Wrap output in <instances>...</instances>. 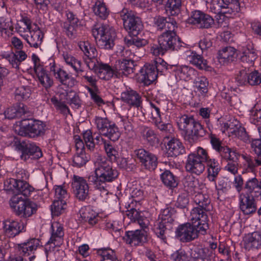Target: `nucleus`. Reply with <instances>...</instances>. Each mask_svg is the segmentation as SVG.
I'll return each mask as SVG.
<instances>
[{
	"label": "nucleus",
	"instance_id": "nucleus-27",
	"mask_svg": "<svg viewBox=\"0 0 261 261\" xmlns=\"http://www.w3.org/2000/svg\"><path fill=\"white\" fill-rule=\"evenodd\" d=\"M243 241L246 249H258L261 246V233L255 231L248 233L244 237Z\"/></svg>",
	"mask_w": 261,
	"mask_h": 261
},
{
	"label": "nucleus",
	"instance_id": "nucleus-17",
	"mask_svg": "<svg viewBox=\"0 0 261 261\" xmlns=\"http://www.w3.org/2000/svg\"><path fill=\"white\" fill-rule=\"evenodd\" d=\"M206 131L202 125L196 120L183 136L186 141L192 144L196 142L200 138L203 137Z\"/></svg>",
	"mask_w": 261,
	"mask_h": 261
},
{
	"label": "nucleus",
	"instance_id": "nucleus-20",
	"mask_svg": "<svg viewBox=\"0 0 261 261\" xmlns=\"http://www.w3.org/2000/svg\"><path fill=\"white\" fill-rule=\"evenodd\" d=\"M94 71L99 79L108 81L114 76L116 77V73L115 69L114 67L112 68L109 64L103 63L97 61V63H95V66L93 69H89Z\"/></svg>",
	"mask_w": 261,
	"mask_h": 261
},
{
	"label": "nucleus",
	"instance_id": "nucleus-4",
	"mask_svg": "<svg viewBox=\"0 0 261 261\" xmlns=\"http://www.w3.org/2000/svg\"><path fill=\"white\" fill-rule=\"evenodd\" d=\"M174 210L171 207L164 209L154 224V232L162 243H167L166 231L173 228Z\"/></svg>",
	"mask_w": 261,
	"mask_h": 261
},
{
	"label": "nucleus",
	"instance_id": "nucleus-3",
	"mask_svg": "<svg viewBox=\"0 0 261 261\" xmlns=\"http://www.w3.org/2000/svg\"><path fill=\"white\" fill-rule=\"evenodd\" d=\"M168 30L163 33L158 38V43L161 44L162 47L166 50H176L181 53L186 49V44L181 42L177 36L175 30L177 27L169 24Z\"/></svg>",
	"mask_w": 261,
	"mask_h": 261
},
{
	"label": "nucleus",
	"instance_id": "nucleus-39",
	"mask_svg": "<svg viewBox=\"0 0 261 261\" xmlns=\"http://www.w3.org/2000/svg\"><path fill=\"white\" fill-rule=\"evenodd\" d=\"M195 120L193 116L186 114L181 115L176 118L177 126L178 128L182 132L183 135Z\"/></svg>",
	"mask_w": 261,
	"mask_h": 261
},
{
	"label": "nucleus",
	"instance_id": "nucleus-26",
	"mask_svg": "<svg viewBox=\"0 0 261 261\" xmlns=\"http://www.w3.org/2000/svg\"><path fill=\"white\" fill-rule=\"evenodd\" d=\"M22 225L18 221L8 220L4 222V232L9 238H13L19 234L23 230Z\"/></svg>",
	"mask_w": 261,
	"mask_h": 261
},
{
	"label": "nucleus",
	"instance_id": "nucleus-45",
	"mask_svg": "<svg viewBox=\"0 0 261 261\" xmlns=\"http://www.w3.org/2000/svg\"><path fill=\"white\" fill-rule=\"evenodd\" d=\"M66 205L65 200L54 199L50 207L52 217L62 215L64 212Z\"/></svg>",
	"mask_w": 261,
	"mask_h": 261
},
{
	"label": "nucleus",
	"instance_id": "nucleus-35",
	"mask_svg": "<svg viewBox=\"0 0 261 261\" xmlns=\"http://www.w3.org/2000/svg\"><path fill=\"white\" fill-rule=\"evenodd\" d=\"M41 156L42 152L40 149L34 144H27L22 149L21 158L24 160H26L29 158H31V159H39Z\"/></svg>",
	"mask_w": 261,
	"mask_h": 261
},
{
	"label": "nucleus",
	"instance_id": "nucleus-29",
	"mask_svg": "<svg viewBox=\"0 0 261 261\" xmlns=\"http://www.w3.org/2000/svg\"><path fill=\"white\" fill-rule=\"evenodd\" d=\"M239 154L234 150L227 153L225 158H221L222 161L228 162L227 164L225 166V170L235 175L238 173V160Z\"/></svg>",
	"mask_w": 261,
	"mask_h": 261
},
{
	"label": "nucleus",
	"instance_id": "nucleus-52",
	"mask_svg": "<svg viewBox=\"0 0 261 261\" xmlns=\"http://www.w3.org/2000/svg\"><path fill=\"white\" fill-rule=\"evenodd\" d=\"M153 64L155 67V72L158 75L166 74L168 70L172 68L171 66L168 65L167 63L160 58L156 59Z\"/></svg>",
	"mask_w": 261,
	"mask_h": 261
},
{
	"label": "nucleus",
	"instance_id": "nucleus-34",
	"mask_svg": "<svg viewBox=\"0 0 261 261\" xmlns=\"http://www.w3.org/2000/svg\"><path fill=\"white\" fill-rule=\"evenodd\" d=\"M163 184L170 189H173L178 186L179 179L170 170L164 171L160 175Z\"/></svg>",
	"mask_w": 261,
	"mask_h": 261
},
{
	"label": "nucleus",
	"instance_id": "nucleus-41",
	"mask_svg": "<svg viewBox=\"0 0 261 261\" xmlns=\"http://www.w3.org/2000/svg\"><path fill=\"white\" fill-rule=\"evenodd\" d=\"M165 8L171 16H178L181 11L182 0H167Z\"/></svg>",
	"mask_w": 261,
	"mask_h": 261
},
{
	"label": "nucleus",
	"instance_id": "nucleus-62",
	"mask_svg": "<svg viewBox=\"0 0 261 261\" xmlns=\"http://www.w3.org/2000/svg\"><path fill=\"white\" fill-rule=\"evenodd\" d=\"M104 149L108 157L112 161L116 160L118 152L114 145L109 141L104 142Z\"/></svg>",
	"mask_w": 261,
	"mask_h": 261
},
{
	"label": "nucleus",
	"instance_id": "nucleus-24",
	"mask_svg": "<svg viewBox=\"0 0 261 261\" xmlns=\"http://www.w3.org/2000/svg\"><path fill=\"white\" fill-rule=\"evenodd\" d=\"M204 163L197 158L188 155L185 165L186 170L191 173L199 175L205 170Z\"/></svg>",
	"mask_w": 261,
	"mask_h": 261
},
{
	"label": "nucleus",
	"instance_id": "nucleus-32",
	"mask_svg": "<svg viewBox=\"0 0 261 261\" xmlns=\"http://www.w3.org/2000/svg\"><path fill=\"white\" fill-rule=\"evenodd\" d=\"M236 57V50L234 48L231 46L223 48L218 54L219 61L223 64L233 62Z\"/></svg>",
	"mask_w": 261,
	"mask_h": 261
},
{
	"label": "nucleus",
	"instance_id": "nucleus-11",
	"mask_svg": "<svg viewBox=\"0 0 261 261\" xmlns=\"http://www.w3.org/2000/svg\"><path fill=\"white\" fill-rule=\"evenodd\" d=\"M72 188L73 194L79 200L83 201L89 198V187L84 177L74 175L72 177Z\"/></svg>",
	"mask_w": 261,
	"mask_h": 261
},
{
	"label": "nucleus",
	"instance_id": "nucleus-1",
	"mask_svg": "<svg viewBox=\"0 0 261 261\" xmlns=\"http://www.w3.org/2000/svg\"><path fill=\"white\" fill-rule=\"evenodd\" d=\"M94 170L87 177L88 181L99 191L106 190L107 182H112L118 176L117 170L104 157L98 156L94 162Z\"/></svg>",
	"mask_w": 261,
	"mask_h": 261
},
{
	"label": "nucleus",
	"instance_id": "nucleus-43",
	"mask_svg": "<svg viewBox=\"0 0 261 261\" xmlns=\"http://www.w3.org/2000/svg\"><path fill=\"white\" fill-rule=\"evenodd\" d=\"M94 14L101 19H106L109 14V10L106 4L100 1L96 0L92 7Z\"/></svg>",
	"mask_w": 261,
	"mask_h": 261
},
{
	"label": "nucleus",
	"instance_id": "nucleus-49",
	"mask_svg": "<svg viewBox=\"0 0 261 261\" xmlns=\"http://www.w3.org/2000/svg\"><path fill=\"white\" fill-rule=\"evenodd\" d=\"M249 67H243L236 74L235 82L239 86L248 85Z\"/></svg>",
	"mask_w": 261,
	"mask_h": 261
},
{
	"label": "nucleus",
	"instance_id": "nucleus-16",
	"mask_svg": "<svg viewBox=\"0 0 261 261\" xmlns=\"http://www.w3.org/2000/svg\"><path fill=\"white\" fill-rule=\"evenodd\" d=\"M123 239L126 244L132 246H137L147 242V234L144 229L127 231L125 232Z\"/></svg>",
	"mask_w": 261,
	"mask_h": 261
},
{
	"label": "nucleus",
	"instance_id": "nucleus-53",
	"mask_svg": "<svg viewBox=\"0 0 261 261\" xmlns=\"http://www.w3.org/2000/svg\"><path fill=\"white\" fill-rule=\"evenodd\" d=\"M194 86L202 94H206L208 91V81L204 76L198 77L194 82Z\"/></svg>",
	"mask_w": 261,
	"mask_h": 261
},
{
	"label": "nucleus",
	"instance_id": "nucleus-21",
	"mask_svg": "<svg viewBox=\"0 0 261 261\" xmlns=\"http://www.w3.org/2000/svg\"><path fill=\"white\" fill-rule=\"evenodd\" d=\"M155 71V67L153 63L145 64L140 70V82L145 85H150L157 78L158 73Z\"/></svg>",
	"mask_w": 261,
	"mask_h": 261
},
{
	"label": "nucleus",
	"instance_id": "nucleus-40",
	"mask_svg": "<svg viewBox=\"0 0 261 261\" xmlns=\"http://www.w3.org/2000/svg\"><path fill=\"white\" fill-rule=\"evenodd\" d=\"M27 112V107L22 103L8 108L4 113L6 118L12 119L20 117Z\"/></svg>",
	"mask_w": 261,
	"mask_h": 261
},
{
	"label": "nucleus",
	"instance_id": "nucleus-10",
	"mask_svg": "<svg viewBox=\"0 0 261 261\" xmlns=\"http://www.w3.org/2000/svg\"><path fill=\"white\" fill-rule=\"evenodd\" d=\"M205 210V208L195 207L192 210L190 216L192 223L199 227V231L202 235L205 234L209 228L208 218Z\"/></svg>",
	"mask_w": 261,
	"mask_h": 261
},
{
	"label": "nucleus",
	"instance_id": "nucleus-31",
	"mask_svg": "<svg viewBox=\"0 0 261 261\" xmlns=\"http://www.w3.org/2000/svg\"><path fill=\"white\" fill-rule=\"evenodd\" d=\"M167 153L171 156H177L185 152V147L179 139L172 138L167 143Z\"/></svg>",
	"mask_w": 261,
	"mask_h": 261
},
{
	"label": "nucleus",
	"instance_id": "nucleus-18",
	"mask_svg": "<svg viewBox=\"0 0 261 261\" xmlns=\"http://www.w3.org/2000/svg\"><path fill=\"white\" fill-rule=\"evenodd\" d=\"M239 207L245 215L255 213L257 211V203L254 196L241 193L239 195Z\"/></svg>",
	"mask_w": 261,
	"mask_h": 261
},
{
	"label": "nucleus",
	"instance_id": "nucleus-13",
	"mask_svg": "<svg viewBox=\"0 0 261 261\" xmlns=\"http://www.w3.org/2000/svg\"><path fill=\"white\" fill-rule=\"evenodd\" d=\"M135 153L142 167L148 170L156 168L158 162L155 154L143 148L135 150Z\"/></svg>",
	"mask_w": 261,
	"mask_h": 261
},
{
	"label": "nucleus",
	"instance_id": "nucleus-6",
	"mask_svg": "<svg viewBox=\"0 0 261 261\" xmlns=\"http://www.w3.org/2000/svg\"><path fill=\"white\" fill-rule=\"evenodd\" d=\"M10 205L16 215L24 218L31 216L37 211L35 203L19 195H14L11 198Z\"/></svg>",
	"mask_w": 261,
	"mask_h": 261
},
{
	"label": "nucleus",
	"instance_id": "nucleus-2",
	"mask_svg": "<svg viewBox=\"0 0 261 261\" xmlns=\"http://www.w3.org/2000/svg\"><path fill=\"white\" fill-rule=\"evenodd\" d=\"M45 125L40 121L24 119L17 122L14 129L18 135L35 138L45 133Z\"/></svg>",
	"mask_w": 261,
	"mask_h": 261
},
{
	"label": "nucleus",
	"instance_id": "nucleus-12",
	"mask_svg": "<svg viewBox=\"0 0 261 261\" xmlns=\"http://www.w3.org/2000/svg\"><path fill=\"white\" fill-rule=\"evenodd\" d=\"M187 21L199 29H209L214 24V19L212 16L199 10L192 11Z\"/></svg>",
	"mask_w": 261,
	"mask_h": 261
},
{
	"label": "nucleus",
	"instance_id": "nucleus-30",
	"mask_svg": "<svg viewBox=\"0 0 261 261\" xmlns=\"http://www.w3.org/2000/svg\"><path fill=\"white\" fill-rule=\"evenodd\" d=\"M126 215L132 221L137 223L142 228V229L144 230L145 228L148 227L149 224L148 219L143 216L142 213L138 212L135 208H131L130 210L127 211Z\"/></svg>",
	"mask_w": 261,
	"mask_h": 261
},
{
	"label": "nucleus",
	"instance_id": "nucleus-51",
	"mask_svg": "<svg viewBox=\"0 0 261 261\" xmlns=\"http://www.w3.org/2000/svg\"><path fill=\"white\" fill-rule=\"evenodd\" d=\"M35 72L41 84L47 89L49 85V75L43 66L35 67Z\"/></svg>",
	"mask_w": 261,
	"mask_h": 261
},
{
	"label": "nucleus",
	"instance_id": "nucleus-23",
	"mask_svg": "<svg viewBox=\"0 0 261 261\" xmlns=\"http://www.w3.org/2000/svg\"><path fill=\"white\" fill-rule=\"evenodd\" d=\"M185 49V51H182L181 53L185 54L188 60L190 63L200 69L206 70L208 68L207 62L203 59V57L195 51H191L187 45Z\"/></svg>",
	"mask_w": 261,
	"mask_h": 261
},
{
	"label": "nucleus",
	"instance_id": "nucleus-61",
	"mask_svg": "<svg viewBox=\"0 0 261 261\" xmlns=\"http://www.w3.org/2000/svg\"><path fill=\"white\" fill-rule=\"evenodd\" d=\"M30 95V89L24 86L17 88L15 91V97L18 101L26 100L29 98Z\"/></svg>",
	"mask_w": 261,
	"mask_h": 261
},
{
	"label": "nucleus",
	"instance_id": "nucleus-28",
	"mask_svg": "<svg viewBox=\"0 0 261 261\" xmlns=\"http://www.w3.org/2000/svg\"><path fill=\"white\" fill-rule=\"evenodd\" d=\"M205 163L207 168V179L211 182H215L221 170V167L218 161L210 158Z\"/></svg>",
	"mask_w": 261,
	"mask_h": 261
},
{
	"label": "nucleus",
	"instance_id": "nucleus-42",
	"mask_svg": "<svg viewBox=\"0 0 261 261\" xmlns=\"http://www.w3.org/2000/svg\"><path fill=\"white\" fill-rule=\"evenodd\" d=\"M154 25L158 30H162L164 29L168 30L169 24H172L175 27L177 26V23L174 18L170 17H165L163 16H158L154 18Z\"/></svg>",
	"mask_w": 261,
	"mask_h": 261
},
{
	"label": "nucleus",
	"instance_id": "nucleus-9",
	"mask_svg": "<svg viewBox=\"0 0 261 261\" xmlns=\"http://www.w3.org/2000/svg\"><path fill=\"white\" fill-rule=\"evenodd\" d=\"M5 187L7 190L12 191L15 195H23L28 197L31 195L34 188L27 182L20 179L10 178L5 182Z\"/></svg>",
	"mask_w": 261,
	"mask_h": 261
},
{
	"label": "nucleus",
	"instance_id": "nucleus-37",
	"mask_svg": "<svg viewBox=\"0 0 261 261\" xmlns=\"http://www.w3.org/2000/svg\"><path fill=\"white\" fill-rule=\"evenodd\" d=\"M245 189L247 191V194L257 197L261 194V181H259L255 177L249 179L245 184Z\"/></svg>",
	"mask_w": 261,
	"mask_h": 261
},
{
	"label": "nucleus",
	"instance_id": "nucleus-60",
	"mask_svg": "<svg viewBox=\"0 0 261 261\" xmlns=\"http://www.w3.org/2000/svg\"><path fill=\"white\" fill-rule=\"evenodd\" d=\"M194 201L201 208H206L210 204L211 201L207 195H204L200 193L196 194L193 198Z\"/></svg>",
	"mask_w": 261,
	"mask_h": 261
},
{
	"label": "nucleus",
	"instance_id": "nucleus-50",
	"mask_svg": "<svg viewBox=\"0 0 261 261\" xmlns=\"http://www.w3.org/2000/svg\"><path fill=\"white\" fill-rule=\"evenodd\" d=\"M63 58L66 63L70 66L76 72H83V70L81 68V62L80 61L76 59L74 57L68 54L64 53L63 54Z\"/></svg>",
	"mask_w": 261,
	"mask_h": 261
},
{
	"label": "nucleus",
	"instance_id": "nucleus-57",
	"mask_svg": "<svg viewBox=\"0 0 261 261\" xmlns=\"http://www.w3.org/2000/svg\"><path fill=\"white\" fill-rule=\"evenodd\" d=\"M55 199L65 200L68 196L66 186L65 184L55 185L53 188Z\"/></svg>",
	"mask_w": 261,
	"mask_h": 261
},
{
	"label": "nucleus",
	"instance_id": "nucleus-22",
	"mask_svg": "<svg viewBox=\"0 0 261 261\" xmlns=\"http://www.w3.org/2000/svg\"><path fill=\"white\" fill-rule=\"evenodd\" d=\"M121 99L129 106L135 108L141 107L142 103V97L139 93L130 88L121 93Z\"/></svg>",
	"mask_w": 261,
	"mask_h": 261
},
{
	"label": "nucleus",
	"instance_id": "nucleus-58",
	"mask_svg": "<svg viewBox=\"0 0 261 261\" xmlns=\"http://www.w3.org/2000/svg\"><path fill=\"white\" fill-rule=\"evenodd\" d=\"M197 181L195 180L194 177L190 176L186 177L184 181V186L188 193L193 194L197 189Z\"/></svg>",
	"mask_w": 261,
	"mask_h": 261
},
{
	"label": "nucleus",
	"instance_id": "nucleus-46",
	"mask_svg": "<svg viewBox=\"0 0 261 261\" xmlns=\"http://www.w3.org/2000/svg\"><path fill=\"white\" fill-rule=\"evenodd\" d=\"M177 74L181 79L185 81L193 79L197 74V71L188 66H182L177 69Z\"/></svg>",
	"mask_w": 261,
	"mask_h": 261
},
{
	"label": "nucleus",
	"instance_id": "nucleus-56",
	"mask_svg": "<svg viewBox=\"0 0 261 261\" xmlns=\"http://www.w3.org/2000/svg\"><path fill=\"white\" fill-rule=\"evenodd\" d=\"M250 120L252 123H261V101L257 102L252 108Z\"/></svg>",
	"mask_w": 261,
	"mask_h": 261
},
{
	"label": "nucleus",
	"instance_id": "nucleus-36",
	"mask_svg": "<svg viewBox=\"0 0 261 261\" xmlns=\"http://www.w3.org/2000/svg\"><path fill=\"white\" fill-rule=\"evenodd\" d=\"M210 138L213 148L219 153L221 158H225L227 153L233 150L227 146H222L221 141L214 135L211 134Z\"/></svg>",
	"mask_w": 261,
	"mask_h": 261
},
{
	"label": "nucleus",
	"instance_id": "nucleus-5",
	"mask_svg": "<svg viewBox=\"0 0 261 261\" xmlns=\"http://www.w3.org/2000/svg\"><path fill=\"white\" fill-rule=\"evenodd\" d=\"M92 32L97 44L101 48L111 49L114 46L116 33L115 30L109 25H95Z\"/></svg>",
	"mask_w": 261,
	"mask_h": 261
},
{
	"label": "nucleus",
	"instance_id": "nucleus-7",
	"mask_svg": "<svg viewBox=\"0 0 261 261\" xmlns=\"http://www.w3.org/2000/svg\"><path fill=\"white\" fill-rule=\"evenodd\" d=\"M119 16L122 19L123 26L131 35L137 36L143 28L141 18L136 16L132 10L124 8L119 12Z\"/></svg>",
	"mask_w": 261,
	"mask_h": 261
},
{
	"label": "nucleus",
	"instance_id": "nucleus-63",
	"mask_svg": "<svg viewBox=\"0 0 261 261\" xmlns=\"http://www.w3.org/2000/svg\"><path fill=\"white\" fill-rule=\"evenodd\" d=\"M124 41L128 46H134L137 48L143 47L148 43L147 40L139 38H125Z\"/></svg>",
	"mask_w": 261,
	"mask_h": 261
},
{
	"label": "nucleus",
	"instance_id": "nucleus-15",
	"mask_svg": "<svg viewBox=\"0 0 261 261\" xmlns=\"http://www.w3.org/2000/svg\"><path fill=\"white\" fill-rule=\"evenodd\" d=\"M78 46L87 58L85 60L87 66L89 69H93L98 61L96 58L98 53L95 47L92 46L88 41L79 42Z\"/></svg>",
	"mask_w": 261,
	"mask_h": 261
},
{
	"label": "nucleus",
	"instance_id": "nucleus-55",
	"mask_svg": "<svg viewBox=\"0 0 261 261\" xmlns=\"http://www.w3.org/2000/svg\"><path fill=\"white\" fill-rule=\"evenodd\" d=\"M89 160V156L85 152H76V154L73 156V165L80 168L85 165Z\"/></svg>",
	"mask_w": 261,
	"mask_h": 261
},
{
	"label": "nucleus",
	"instance_id": "nucleus-25",
	"mask_svg": "<svg viewBox=\"0 0 261 261\" xmlns=\"http://www.w3.org/2000/svg\"><path fill=\"white\" fill-rule=\"evenodd\" d=\"M29 34L21 35L31 47L38 48L41 44L43 34L37 27L29 31Z\"/></svg>",
	"mask_w": 261,
	"mask_h": 261
},
{
	"label": "nucleus",
	"instance_id": "nucleus-54",
	"mask_svg": "<svg viewBox=\"0 0 261 261\" xmlns=\"http://www.w3.org/2000/svg\"><path fill=\"white\" fill-rule=\"evenodd\" d=\"M51 101L57 111L63 115L67 116L70 114V110L65 101H61L55 96L51 98Z\"/></svg>",
	"mask_w": 261,
	"mask_h": 261
},
{
	"label": "nucleus",
	"instance_id": "nucleus-64",
	"mask_svg": "<svg viewBox=\"0 0 261 261\" xmlns=\"http://www.w3.org/2000/svg\"><path fill=\"white\" fill-rule=\"evenodd\" d=\"M171 258L173 261H190V257L188 253L184 249H180L171 255Z\"/></svg>",
	"mask_w": 261,
	"mask_h": 261
},
{
	"label": "nucleus",
	"instance_id": "nucleus-19",
	"mask_svg": "<svg viewBox=\"0 0 261 261\" xmlns=\"http://www.w3.org/2000/svg\"><path fill=\"white\" fill-rule=\"evenodd\" d=\"M116 77L119 78L123 75L128 76L135 72L134 61L130 59H122L116 61L114 65Z\"/></svg>",
	"mask_w": 261,
	"mask_h": 261
},
{
	"label": "nucleus",
	"instance_id": "nucleus-38",
	"mask_svg": "<svg viewBox=\"0 0 261 261\" xmlns=\"http://www.w3.org/2000/svg\"><path fill=\"white\" fill-rule=\"evenodd\" d=\"M208 252V249L195 247L191 249L190 257L192 261H210Z\"/></svg>",
	"mask_w": 261,
	"mask_h": 261
},
{
	"label": "nucleus",
	"instance_id": "nucleus-59",
	"mask_svg": "<svg viewBox=\"0 0 261 261\" xmlns=\"http://www.w3.org/2000/svg\"><path fill=\"white\" fill-rule=\"evenodd\" d=\"M256 58L257 55L255 51L248 48L246 49L243 51V55L241 56V60L242 62L250 65L253 64Z\"/></svg>",
	"mask_w": 261,
	"mask_h": 261
},
{
	"label": "nucleus",
	"instance_id": "nucleus-14",
	"mask_svg": "<svg viewBox=\"0 0 261 261\" xmlns=\"http://www.w3.org/2000/svg\"><path fill=\"white\" fill-rule=\"evenodd\" d=\"M222 9H227V11L223 13L238 12L240 10V4L238 0H213L210 6V9L215 14L222 13Z\"/></svg>",
	"mask_w": 261,
	"mask_h": 261
},
{
	"label": "nucleus",
	"instance_id": "nucleus-44",
	"mask_svg": "<svg viewBox=\"0 0 261 261\" xmlns=\"http://www.w3.org/2000/svg\"><path fill=\"white\" fill-rule=\"evenodd\" d=\"M140 133L144 139L151 145L158 142V138L154 130L151 127L143 125L140 127Z\"/></svg>",
	"mask_w": 261,
	"mask_h": 261
},
{
	"label": "nucleus",
	"instance_id": "nucleus-48",
	"mask_svg": "<svg viewBox=\"0 0 261 261\" xmlns=\"http://www.w3.org/2000/svg\"><path fill=\"white\" fill-rule=\"evenodd\" d=\"M111 126H107L106 127V133L102 134L101 135L108 137L112 141H116L118 140L120 136V133L118 130V128L115 124L110 121Z\"/></svg>",
	"mask_w": 261,
	"mask_h": 261
},
{
	"label": "nucleus",
	"instance_id": "nucleus-8",
	"mask_svg": "<svg viewBox=\"0 0 261 261\" xmlns=\"http://www.w3.org/2000/svg\"><path fill=\"white\" fill-rule=\"evenodd\" d=\"M199 234H201L199 227L190 222L179 225L175 231L176 238L183 243L195 240L198 237Z\"/></svg>",
	"mask_w": 261,
	"mask_h": 261
},
{
	"label": "nucleus",
	"instance_id": "nucleus-47",
	"mask_svg": "<svg viewBox=\"0 0 261 261\" xmlns=\"http://www.w3.org/2000/svg\"><path fill=\"white\" fill-rule=\"evenodd\" d=\"M51 236L50 238V244L54 243L55 245V242L58 240H61L64 236L63 228L62 225L59 222H55L51 224Z\"/></svg>",
	"mask_w": 261,
	"mask_h": 261
},
{
	"label": "nucleus",
	"instance_id": "nucleus-33",
	"mask_svg": "<svg viewBox=\"0 0 261 261\" xmlns=\"http://www.w3.org/2000/svg\"><path fill=\"white\" fill-rule=\"evenodd\" d=\"M39 240L32 239L27 242L18 245V251L23 253L24 256H28L37 249L39 245Z\"/></svg>",
	"mask_w": 261,
	"mask_h": 261
}]
</instances>
